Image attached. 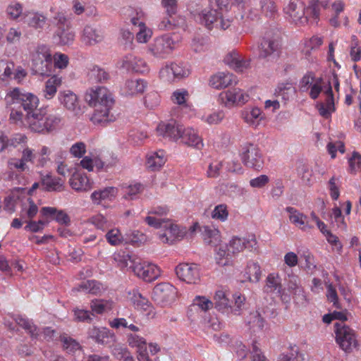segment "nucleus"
<instances>
[{
	"label": "nucleus",
	"instance_id": "nucleus-61",
	"mask_svg": "<svg viewBox=\"0 0 361 361\" xmlns=\"http://www.w3.org/2000/svg\"><path fill=\"white\" fill-rule=\"evenodd\" d=\"M192 306H197L201 310L206 312L214 306L213 302L205 296H196L192 301Z\"/></svg>",
	"mask_w": 361,
	"mask_h": 361
},
{
	"label": "nucleus",
	"instance_id": "nucleus-33",
	"mask_svg": "<svg viewBox=\"0 0 361 361\" xmlns=\"http://www.w3.org/2000/svg\"><path fill=\"white\" fill-rule=\"evenodd\" d=\"M166 161V152L164 150L159 149L147 154L146 165L152 171H156L163 166Z\"/></svg>",
	"mask_w": 361,
	"mask_h": 361
},
{
	"label": "nucleus",
	"instance_id": "nucleus-38",
	"mask_svg": "<svg viewBox=\"0 0 361 361\" xmlns=\"http://www.w3.org/2000/svg\"><path fill=\"white\" fill-rule=\"evenodd\" d=\"M87 78L90 83L104 82L109 79V74L104 68L92 66L87 71Z\"/></svg>",
	"mask_w": 361,
	"mask_h": 361
},
{
	"label": "nucleus",
	"instance_id": "nucleus-19",
	"mask_svg": "<svg viewBox=\"0 0 361 361\" xmlns=\"http://www.w3.org/2000/svg\"><path fill=\"white\" fill-rule=\"evenodd\" d=\"M164 231L159 233V239L163 243L173 244L176 240H181L185 233V231L175 224L167 220L164 225Z\"/></svg>",
	"mask_w": 361,
	"mask_h": 361
},
{
	"label": "nucleus",
	"instance_id": "nucleus-59",
	"mask_svg": "<svg viewBox=\"0 0 361 361\" xmlns=\"http://www.w3.org/2000/svg\"><path fill=\"white\" fill-rule=\"evenodd\" d=\"M234 300V305H231V310H228V314L238 315L241 313L242 310L245 306V297L240 293H235L233 295Z\"/></svg>",
	"mask_w": 361,
	"mask_h": 361
},
{
	"label": "nucleus",
	"instance_id": "nucleus-3",
	"mask_svg": "<svg viewBox=\"0 0 361 361\" xmlns=\"http://www.w3.org/2000/svg\"><path fill=\"white\" fill-rule=\"evenodd\" d=\"M333 87L336 91H339L340 83L335 73L323 78L317 76L313 72H307L300 80L298 85L299 90L308 93L312 99H317L321 93L329 94Z\"/></svg>",
	"mask_w": 361,
	"mask_h": 361
},
{
	"label": "nucleus",
	"instance_id": "nucleus-10",
	"mask_svg": "<svg viewBox=\"0 0 361 361\" xmlns=\"http://www.w3.org/2000/svg\"><path fill=\"white\" fill-rule=\"evenodd\" d=\"M336 341L345 352H351L357 345L355 331L350 327L341 324H335Z\"/></svg>",
	"mask_w": 361,
	"mask_h": 361
},
{
	"label": "nucleus",
	"instance_id": "nucleus-58",
	"mask_svg": "<svg viewBox=\"0 0 361 361\" xmlns=\"http://www.w3.org/2000/svg\"><path fill=\"white\" fill-rule=\"evenodd\" d=\"M340 178L335 176H333L327 183V188L329 191L330 196L334 200H338L340 196Z\"/></svg>",
	"mask_w": 361,
	"mask_h": 361
},
{
	"label": "nucleus",
	"instance_id": "nucleus-12",
	"mask_svg": "<svg viewBox=\"0 0 361 361\" xmlns=\"http://www.w3.org/2000/svg\"><path fill=\"white\" fill-rule=\"evenodd\" d=\"M240 157L246 166L256 170L262 169L264 158L261 150L256 145L250 143L243 145Z\"/></svg>",
	"mask_w": 361,
	"mask_h": 361
},
{
	"label": "nucleus",
	"instance_id": "nucleus-11",
	"mask_svg": "<svg viewBox=\"0 0 361 361\" xmlns=\"http://www.w3.org/2000/svg\"><path fill=\"white\" fill-rule=\"evenodd\" d=\"M199 17L200 23L209 30L213 27L226 30L231 25L230 20L224 19L223 14L214 8L204 9Z\"/></svg>",
	"mask_w": 361,
	"mask_h": 361
},
{
	"label": "nucleus",
	"instance_id": "nucleus-46",
	"mask_svg": "<svg viewBox=\"0 0 361 361\" xmlns=\"http://www.w3.org/2000/svg\"><path fill=\"white\" fill-rule=\"evenodd\" d=\"M229 216L228 207L226 204H219L211 212V217L219 222H225Z\"/></svg>",
	"mask_w": 361,
	"mask_h": 361
},
{
	"label": "nucleus",
	"instance_id": "nucleus-25",
	"mask_svg": "<svg viewBox=\"0 0 361 361\" xmlns=\"http://www.w3.org/2000/svg\"><path fill=\"white\" fill-rule=\"evenodd\" d=\"M266 290L269 292H276L281 299L287 302L290 301V295L283 289L281 279L278 273H271L266 279Z\"/></svg>",
	"mask_w": 361,
	"mask_h": 361
},
{
	"label": "nucleus",
	"instance_id": "nucleus-27",
	"mask_svg": "<svg viewBox=\"0 0 361 361\" xmlns=\"http://www.w3.org/2000/svg\"><path fill=\"white\" fill-rule=\"evenodd\" d=\"M236 83L234 75L228 72H218L212 75L209 80V85L216 90L224 89Z\"/></svg>",
	"mask_w": 361,
	"mask_h": 361
},
{
	"label": "nucleus",
	"instance_id": "nucleus-9",
	"mask_svg": "<svg viewBox=\"0 0 361 361\" xmlns=\"http://www.w3.org/2000/svg\"><path fill=\"white\" fill-rule=\"evenodd\" d=\"M177 297V289L169 283H161L156 285L152 293V300L161 306L170 305L176 301Z\"/></svg>",
	"mask_w": 361,
	"mask_h": 361
},
{
	"label": "nucleus",
	"instance_id": "nucleus-39",
	"mask_svg": "<svg viewBox=\"0 0 361 361\" xmlns=\"http://www.w3.org/2000/svg\"><path fill=\"white\" fill-rule=\"evenodd\" d=\"M104 289V288L101 283L94 280H88L81 282L74 290L85 293L97 295L102 293Z\"/></svg>",
	"mask_w": 361,
	"mask_h": 361
},
{
	"label": "nucleus",
	"instance_id": "nucleus-48",
	"mask_svg": "<svg viewBox=\"0 0 361 361\" xmlns=\"http://www.w3.org/2000/svg\"><path fill=\"white\" fill-rule=\"evenodd\" d=\"M90 307L93 313L102 314L112 309L113 302L109 300H94L91 302Z\"/></svg>",
	"mask_w": 361,
	"mask_h": 361
},
{
	"label": "nucleus",
	"instance_id": "nucleus-42",
	"mask_svg": "<svg viewBox=\"0 0 361 361\" xmlns=\"http://www.w3.org/2000/svg\"><path fill=\"white\" fill-rule=\"evenodd\" d=\"M38 212V207L30 197L25 198L21 204L20 216L22 219H32Z\"/></svg>",
	"mask_w": 361,
	"mask_h": 361
},
{
	"label": "nucleus",
	"instance_id": "nucleus-43",
	"mask_svg": "<svg viewBox=\"0 0 361 361\" xmlns=\"http://www.w3.org/2000/svg\"><path fill=\"white\" fill-rule=\"evenodd\" d=\"M261 277L260 267L257 262L250 261L247 263L245 269V280L251 282H258Z\"/></svg>",
	"mask_w": 361,
	"mask_h": 361
},
{
	"label": "nucleus",
	"instance_id": "nucleus-7",
	"mask_svg": "<svg viewBox=\"0 0 361 361\" xmlns=\"http://www.w3.org/2000/svg\"><path fill=\"white\" fill-rule=\"evenodd\" d=\"M34 71L39 75H49L51 71V54L44 45L37 47L30 54Z\"/></svg>",
	"mask_w": 361,
	"mask_h": 361
},
{
	"label": "nucleus",
	"instance_id": "nucleus-55",
	"mask_svg": "<svg viewBox=\"0 0 361 361\" xmlns=\"http://www.w3.org/2000/svg\"><path fill=\"white\" fill-rule=\"evenodd\" d=\"M61 341L63 343V348L68 353H81L80 344L67 336H61Z\"/></svg>",
	"mask_w": 361,
	"mask_h": 361
},
{
	"label": "nucleus",
	"instance_id": "nucleus-8",
	"mask_svg": "<svg viewBox=\"0 0 361 361\" xmlns=\"http://www.w3.org/2000/svg\"><path fill=\"white\" fill-rule=\"evenodd\" d=\"M178 41L172 35H163L156 37L149 46V52L155 57L166 59L175 49Z\"/></svg>",
	"mask_w": 361,
	"mask_h": 361
},
{
	"label": "nucleus",
	"instance_id": "nucleus-23",
	"mask_svg": "<svg viewBox=\"0 0 361 361\" xmlns=\"http://www.w3.org/2000/svg\"><path fill=\"white\" fill-rule=\"evenodd\" d=\"M121 67L135 73L144 74L149 71L147 63L142 58L128 55L122 61Z\"/></svg>",
	"mask_w": 361,
	"mask_h": 361
},
{
	"label": "nucleus",
	"instance_id": "nucleus-52",
	"mask_svg": "<svg viewBox=\"0 0 361 361\" xmlns=\"http://www.w3.org/2000/svg\"><path fill=\"white\" fill-rule=\"evenodd\" d=\"M5 39L8 44H16L20 42L23 33L21 29L18 26H13L5 32Z\"/></svg>",
	"mask_w": 361,
	"mask_h": 361
},
{
	"label": "nucleus",
	"instance_id": "nucleus-36",
	"mask_svg": "<svg viewBox=\"0 0 361 361\" xmlns=\"http://www.w3.org/2000/svg\"><path fill=\"white\" fill-rule=\"evenodd\" d=\"M25 23L30 27L42 30L47 24V17L39 12L29 11L25 14Z\"/></svg>",
	"mask_w": 361,
	"mask_h": 361
},
{
	"label": "nucleus",
	"instance_id": "nucleus-15",
	"mask_svg": "<svg viewBox=\"0 0 361 361\" xmlns=\"http://www.w3.org/2000/svg\"><path fill=\"white\" fill-rule=\"evenodd\" d=\"M118 194L116 187L109 186L94 191L90 198L92 202L104 207H108L114 201Z\"/></svg>",
	"mask_w": 361,
	"mask_h": 361
},
{
	"label": "nucleus",
	"instance_id": "nucleus-41",
	"mask_svg": "<svg viewBox=\"0 0 361 361\" xmlns=\"http://www.w3.org/2000/svg\"><path fill=\"white\" fill-rule=\"evenodd\" d=\"M56 41L61 45L71 44L75 39L74 32L68 26H59L54 35Z\"/></svg>",
	"mask_w": 361,
	"mask_h": 361
},
{
	"label": "nucleus",
	"instance_id": "nucleus-60",
	"mask_svg": "<svg viewBox=\"0 0 361 361\" xmlns=\"http://www.w3.org/2000/svg\"><path fill=\"white\" fill-rule=\"evenodd\" d=\"M226 247L221 246L215 255L216 262L221 267L227 266L231 263V252L228 250H226Z\"/></svg>",
	"mask_w": 361,
	"mask_h": 361
},
{
	"label": "nucleus",
	"instance_id": "nucleus-51",
	"mask_svg": "<svg viewBox=\"0 0 361 361\" xmlns=\"http://www.w3.org/2000/svg\"><path fill=\"white\" fill-rule=\"evenodd\" d=\"M247 324L254 331H261L266 324L265 320L261 317L258 312L250 313L247 318Z\"/></svg>",
	"mask_w": 361,
	"mask_h": 361
},
{
	"label": "nucleus",
	"instance_id": "nucleus-44",
	"mask_svg": "<svg viewBox=\"0 0 361 361\" xmlns=\"http://www.w3.org/2000/svg\"><path fill=\"white\" fill-rule=\"evenodd\" d=\"M231 7L233 11H238L241 18L251 17V3L249 0H233Z\"/></svg>",
	"mask_w": 361,
	"mask_h": 361
},
{
	"label": "nucleus",
	"instance_id": "nucleus-2",
	"mask_svg": "<svg viewBox=\"0 0 361 361\" xmlns=\"http://www.w3.org/2000/svg\"><path fill=\"white\" fill-rule=\"evenodd\" d=\"M85 103L93 109L91 121L95 124H106L116 120L111 113L115 100L112 92L104 86H92L84 94Z\"/></svg>",
	"mask_w": 361,
	"mask_h": 361
},
{
	"label": "nucleus",
	"instance_id": "nucleus-4",
	"mask_svg": "<svg viewBox=\"0 0 361 361\" xmlns=\"http://www.w3.org/2000/svg\"><path fill=\"white\" fill-rule=\"evenodd\" d=\"M286 18L298 25H305L309 21H316L319 10L314 6L306 8L300 0H290L284 8Z\"/></svg>",
	"mask_w": 361,
	"mask_h": 361
},
{
	"label": "nucleus",
	"instance_id": "nucleus-17",
	"mask_svg": "<svg viewBox=\"0 0 361 361\" xmlns=\"http://www.w3.org/2000/svg\"><path fill=\"white\" fill-rule=\"evenodd\" d=\"M176 273L180 280L188 283L195 284L200 279V269L195 264H180L176 267Z\"/></svg>",
	"mask_w": 361,
	"mask_h": 361
},
{
	"label": "nucleus",
	"instance_id": "nucleus-47",
	"mask_svg": "<svg viewBox=\"0 0 361 361\" xmlns=\"http://www.w3.org/2000/svg\"><path fill=\"white\" fill-rule=\"evenodd\" d=\"M128 343L130 347L136 348L137 354L147 352V342L142 336L131 334L128 336Z\"/></svg>",
	"mask_w": 361,
	"mask_h": 361
},
{
	"label": "nucleus",
	"instance_id": "nucleus-37",
	"mask_svg": "<svg viewBox=\"0 0 361 361\" xmlns=\"http://www.w3.org/2000/svg\"><path fill=\"white\" fill-rule=\"evenodd\" d=\"M89 335L96 342L102 344L110 343L114 341V335L108 329L104 327H93L90 329Z\"/></svg>",
	"mask_w": 361,
	"mask_h": 361
},
{
	"label": "nucleus",
	"instance_id": "nucleus-21",
	"mask_svg": "<svg viewBox=\"0 0 361 361\" xmlns=\"http://www.w3.org/2000/svg\"><path fill=\"white\" fill-rule=\"evenodd\" d=\"M179 140L182 143L196 149L200 150L204 147L202 137L199 135L197 130L192 128H185L182 126Z\"/></svg>",
	"mask_w": 361,
	"mask_h": 361
},
{
	"label": "nucleus",
	"instance_id": "nucleus-31",
	"mask_svg": "<svg viewBox=\"0 0 361 361\" xmlns=\"http://www.w3.org/2000/svg\"><path fill=\"white\" fill-rule=\"evenodd\" d=\"M79 166L88 171H93L94 169L101 170L105 167L104 162L100 157L94 153H89L82 157L80 160Z\"/></svg>",
	"mask_w": 361,
	"mask_h": 361
},
{
	"label": "nucleus",
	"instance_id": "nucleus-50",
	"mask_svg": "<svg viewBox=\"0 0 361 361\" xmlns=\"http://www.w3.org/2000/svg\"><path fill=\"white\" fill-rule=\"evenodd\" d=\"M23 6L22 4L16 1L10 3L6 8V13L7 17L13 20H18L23 15Z\"/></svg>",
	"mask_w": 361,
	"mask_h": 361
},
{
	"label": "nucleus",
	"instance_id": "nucleus-32",
	"mask_svg": "<svg viewBox=\"0 0 361 361\" xmlns=\"http://www.w3.org/2000/svg\"><path fill=\"white\" fill-rule=\"evenodd\" d=\"M69 183L76 191H87L92 188V183L87 176L80 172L74 173L69 180Z\"/></svg>",
	"mask_w": 361,
	"mask_h": 361
},
{
	"label": "nucleus",
	"instance_id": "nucleus-24",
	"mask_svg": "<svg viewBox=\"0 0 361 361\" xmlns=\"http://www.w3.org/2000/svg\"><path fill=\"white\" fill-rule=\"evenodd\" d=\"M280 47L279 37L271 32L263 37L259 47V56L266 58L278 51Z\"/></svg>",
	"mask_w": 361,
	"mask_h": 361
},
{
	"label": "nucleus",
	"instance_id": "nucleus-49",
	"mask_svg": "<svg viewBox=\"0 0 361 361\" xmlns=\"http://www.w3.org/2000/svg\"><path fill=\"white\" fill-rule=\"evenodd\" d=\"M224 118V111L223 110H218L202 116L200 119L209 126H215L221 123Z\"/></svg>",
	"mask_w": 361,
	"mask_h": 361
},
{
	"label": "nucleus",
	"instance_id": "nucleus-53",
	"mask_svg": "<svg viewBox=\"0 0 361 361\" xmlns=\"http://www.w3.org/2000/svg\"><path fill=\"white\" fill-rule=\"evenodd\" d=\"M107 242L113 246H118L123 243V236L121 231L117 228L109 230L105 235Z\"/></svg>",
	"mask_w": 361,
	"mask_h": 361
},
{
	"label": "nucleus",
	"instance_id": "nucleus-35",
	"mask_svg": "<svg viewBox=\"0 0 361 361\" xmlns=\"http://www.w3.org/2000/svg\"><path fill=\"white\" fill-rule=\"evenodd\" d=\"M285 281H286V287L283 289H286V293L294 296H300L303 295V290L300 286V281L298 276L293 274H288L287 276L285 278Z\"/></svg>",
	"mask_w": 361,
	"mask_h": 361
},
{
	"label": "nucleus",
	"instance_id": "nucleus-1",
	"mask_svg": "<svg viewBox=\"0 0 361 361\" xmlns=\"http://www.w3.org/2000/svg\"><path fill=\"white\" fill-rule=\"evenodd\" d=\"M9 119L20 127L43 135L54 130L61 122L59 116L47 114L46 109L42 108L30 111L25 115L21 110L12 109Z\"/></svg>",
	"mask_w": 361,
	"mask_h": 361
},
{
	"label": "nucleus",
	"instance_id": "nucleus-13",
	"mask_svg": "<svg viewBox=\"0 0 361 361\" xmlns=\"http://www.w3.org/2000/svg\"><path fill=\"white\" fill-rule=\"evenodd\" d=\"M133 271L137 277L148 282L157 279L161 275L160 268L155 264L147 261L134 262Z\"/></svg>",
	"mask_w": 361,
	"mask_h": 361
},
{
	"label": "nucleus",
	"instance_id": "nucleus-34",
	"mask_svg": "<svg viewBox=\"0 0 361 361\" xmlns=\"http://www.w3.org/2000/svg\"><path fill=\"white\" fill-rule=\"evenodd\" d=\"M61 84L62 78L59 75H54L49 78L45 82L44 88L42 90L44 98L47 100L53 99Z\"/></svg>",
	"mask_w": 361,
	"mask_h": 361
},
{
	"label": "nucleus",
	"instance_id": "nucleus-56",
	"mask_svg": "<svg viewBox=\"0 0 361 361\" xmlns=\"http://www.w3.org/2000/svg\"><path fill=\"white\" fill-rule=\"evenodd\" d=\"M42 185L48 191H61L63 188V183L60 180L47 176L42 178Z\"/></svg>",
	"mask_w": 361,
	"mask_h": 361
},
{
	"label": "nucleus",
	"instance_id": "nucleus-45",
	"mask_svg": "<svg viewBox=\"0 0 361 361\" xmlns=\"http://www.w3.org/2000/svg\"><path fill=\"white\" fill-rule=\"evenodd\" d=\"M14 70V63L8 59H0V80H11L13 71Z\"/></svg>",
	"mask_w": 361,
	"mask_h": 361
},
{
	"label": "nucleus",
	"instance_id": "nucleus-57",
	"mask_svg": "<svg viewBox=\"0 0 361 361\" xmlns=\"http://www.w3.org/2000/svg\"><path fill=\"white\" fill-rule=\"evenodd\" d=\"M114 259L116 262L118 267L121 269L127 268L130 264L132 265L133 267L134 266V262H136L132 259L130 255L126 252L114 254Z\"/></svg>",
	"mask_w": 361,
	"mask_h": 361
},
{
	"label": "nucleus",
	"instance_id": "nucleus-54",
	"mask_svg": "<svg viewBox=\"0 0 361 361\" xmlns=\"http://www.w3.org/2000/svg\"><path fill=\"white\" fill-rule=\"evenodd\" d=\"M152 31L147 27L143 22L138 23V28L136 33V40L139 43H147L152 37Z\"/></svg>",
	"mask_w": 361,
	"mask_h": 361
},
{
	"label": "nucleus",
	"instance_id": "nucleus-5",
	"mask_svg": "<svg viewBox=\"0 0 361 361\" xmlns=\"http://www.w3.org/2000/svg\"><path fill=\"white\" fill-rule=\"evenodd\" d=\"M6 106L12 109H15V105L20 104L18 110H21L23 107L26 114L30 111H34L39 105L38 97L32 92H26L20 88L15 87L10 90L5 97Z\"/></svg>",
	"mask_w": 361,
	"mask_h": 361
},
{
	"label": "nucleus",
	"instance_id": "nucleus-40",
	"mask_svg": "<svg viewBox=\"0 0 361 361\" xmlns=\"http://www.w3.org/2000/svg\"><path fill=\"white\" fill-rule=\"evenodd\" d=\"M324 95L326 96L325 102L318 103L317 108L322 116L329 118L335 111L333 92L331 91L329 94H325Z\"/></svg>",
	"mask_w": 361,
	"mask_h": 361
},
{
	"label": "nucleus",
	"instance_id": "nucleus-64",
	"mask_svg": "<svg viewBox=\"0 0 361 361\" xmlns=\"http://www.w3.org/2000/svg\"><path fill=\"white\" fill-rule=\"evenodd\" d=\"M126 240L129 243L139 246L147 241V237L140 231H134L127 235Z\"/></svg>",
	"mask_w": 361,
	"mask_h": 361
},
{
	"label": "nucleus",
	"instance_id": "nucleus-18",
	"mask_svg": "<svg viewBox=\"0 0 361 361\" xmlns=\"http://www.w3.org/2000/svg\"><path fill=\"white\" fill-rule=\"evenodd\" d=\"M58 99L60 104L68 111L76 115L82 113L79 97L73 91L70 90L60 91Z\"/></svg>",
	"mask_w": 361,
	"mask_h": 361
},
{
	"label": "nucleus",
	"instance_id": "nucleus-29",
	"mask_svg": "<svg viewBox=\"0 0 361 361\" xmlns=\"http://www.w3.org/2000/svg\"><path fill=\"white\" fill-rule=\"evenodd\" d=\"M181 126L173 121L161 122L158 124L156 130L159 136L178 140L180 138Z\"/></svg>",
	"mask_w": 361,
	"mask_h": 361
},
{
	"label": "nucleus",
	"instance_id": "nucleus-20",
	"mask_svg": "<svg viewBox=\"0 0 361 361\" xmlns=\"http://www.w3.org/2000/svg\"><path fill=\"white\" fill-rule=\"evenodd\" d=\"M243 121L252 128H257L262 122L265 120V115L257 106H249L240 111Z\"/></svg>",
	"mask_w": 361,
	"mask_h": 361
},
{
	"label": "nucleus",
	"instance_id": "nucleus-16",
	"mask_svg": "<svg viewBox=\"0 0 361 361\" xmlns=\"http://www.w3.org/2000/svg\"><path fill=\"white\" fill-rule=\"evenodd\" d=\"M128 299L136 310L145 312L148 317L153 318L155 316L153 306L138 290L134 289L129 291Z\"/></svg>",
	"mask_w": 361,
	"mask_h": 361
},
{
	"label": "nucleus",
	"instance_id": "nucleus-62",
	"mask_svg": "<svg viewBox=\"0 0 361 361\" xmlns=\"http://www.w3.org/2000/svg\"><path fill=\"white\" fill-rule=\"evenodd\" d=\"M8 167L11 170L23 172L28 169L27 164L21 158L12 157L8 160Z\"/></svg>",
	"mask_w": 361,
	"mask_h": 361
},
{
	"label": "nucleus",
	"instance_id": "nucleus-30",
	"mask_svg": "<svg viewBox=\"0 0 361 361\" xmlns=\"http://www.w3.org/2000/svg\"><path fill=\"white\" fill-rule=\"evenodd\" d=\"M229 293L225 289L220 288L215 291L214 295V305L219 311L228 314L231 310V302L228 299Z\"/></svg>",
	"mask_w": 361,
	"mask_h": 361
},
{
	"label": "nucleus",
	"instance_id": "nucleus-6",
	"mask_svg": "<svg viewBox=\"0 0 361 361\" xmlns=\"http://www.w3.org/2000/svg\"><path fill=\"white\" fill-rule=\"evenodd\" d=\"M250 99L247 90L239 87H233L222 91L218 97L219 103L228 109L240 107L247 104Z\"/></svg>",
	"mask_w": 361,
	"mask_h": 361
},
{
	"label": "nucleus",
	"instance_id": "nucleus-28",
	"mask_svg": "<svg viewBox=\"0 0 361 361\" xmlns=\"http://www.w3.org/2000/svg\"><path fill=\"white\" fill-rule=\"evenodd\" d=\"M286 211L288 214V219L292 224L305 232L312 229V226L307 222V216L292 207H288Z\"/></svg>",
	"mask_w": 361,
	"mask_h": 361
},
{
	"label": "nucleus",
	"instance_id": "nucleus-26",
	"mask_svg": "<svg viewBox=\"0 0 361 361\" xmlns=\"http://www.w3.org/2000/svg\"><path fill=\"white\" fill-rule=\"evenodd\" d=\"M104 39V33L102 30L94 25H86L81 35L82 42L88 46H94Z\"/></svg>",
	"mask_w": 361,
	"mask_h": 361
},
{
	"label": "nucleus",
	"instance_id": "nucleus-63",
	"mask_svg": "<svg viewBox=\"0 0 361 361\" xmlns=\"http://www.w3.org/2000/svg\"><path fill=\"white\" fill-rule=\"evenodd\" d=\"M89 222L94 225L97 229L105 231L109 227L107 219L101 214H96L89 219Z\"/></svg>",
	"mask_w": 361,
	"mask_h": 361
},
{
	"label": "nucleus",
	"instance_id": "nucleus-14",
	"mask_svg": "<svg viewBox=\"0 0 361 361\" xmlns=\"http://www.w3.org/2000/svg\"><path fill=\"white\" fill-rule=\"evenodd\" d=\"M257 241L255 235L246 237L233 236L226 245V249L231 254H238L244 250L253 251L257 249Z\"/></svg>",
	"mask_w": 361,
	"mask_h": 361
},
{
	"label": "nucleus",
	"instance_id": "nucleus-22",
	"mask_svg": "<svg viewBox=\"0 0 361 361\" xmlns=\"http://www.w3.org/2000/svg\"><path fill=\"white\" fill-rule=\"evenodd\" d=\"M147 87V82L140 78H130L125 81L121 88V94L126 97L142 94Z\"/></svg>",
	"mask_w": 361,
	"mask_h": 361
}]
</instances>
